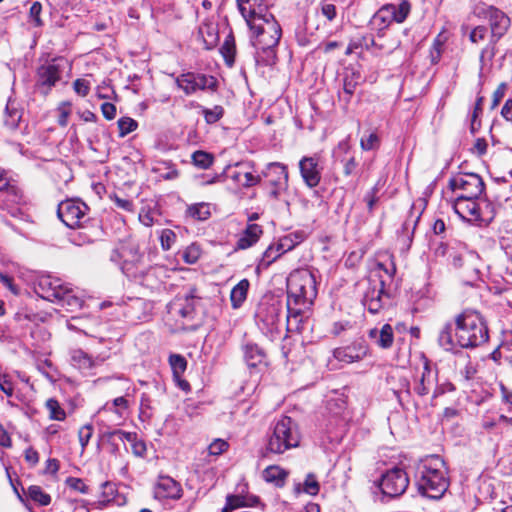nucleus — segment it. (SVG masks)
Masks as SVG:
<instances>
[{
	"instance_id": "nucleus-14",
	"label": "nucleus",
	"mask_w": 512,
	"mask_h": 512,
	"mask_svg": "<svg viewBox=\"0 0 512 512\" xmlns=\"http://www.w3.org/2000/svg\"><path fill=\"white\" fill-rule=\"evenodd\" d=\"M121 269L127 277L141 280L142 284H145V281H148V278L155 274V268L145 265L143 255L137 258L123 260Z\"/></svg>"
},
{
	"instance_id": "nucleus-20",
	"label": "nucleus",
	"mask_w": 512,
	"mask_h": 512,
	"mask_svg": "<svg viewBox=\"0 0 512 512\" xmlns=\"http://www.w3.org/2000/svg\"><path fill=\"white\" fill-rule=\"evenodd\" d=\"M263 175L269 178L271 186L287 187L288 171L284 164L279 162L269 163Z\"/></svg>"
},
{
	"instance_id": "nucleus-34",
	"label": "nucleus",
	"mask_w": 512,
	"mask_h": 512,
	"mask_svg": "<svg viewBox=\"0 0 512 512\" xmlns=\"http://www.w3.org/2000/svg\"><path fill=\"white\" fill-rule=\"evenodd\" d=\"M71 361L74 366L82 370H89L94 366V361L92 358L80 349L72 351Z\"/></svg>"
},
{
	"instance_id": "nucleus-24",
	"label": "nucleus",
	"mask_w": 512,
	"mask_h": 512,
	"mask_svg": "<svg viewBox=\"0 0 512 512\" xmlns=\"http://www.w3.org/2000/svg\"><path fill=\"white\" fill-rule=\"evenodd\" d=\"M61 307L65 308L67 311L74 312L80 308H82L84 301L81 297L76 295L73 289L65 286L62 290L60 297L57 301Z\"/></svg>"
},
{
	"instance_id": "nucleus-51",
	"label": "nucleus",
	"mask_w": 512,
	"mask_h": 512,
	"mask_svg": "<svg viewBox=\"0 0 512 512\" xmlns=\"http://www.w3.org/2000/svg\"><path fill=\"white\" fill-rule=\"evenodd\" d=\"M274 251L275 247L270 246L264 251L263 257L260 263L258 264L257 269L268 268L274 261H276L280 257V253H276Z\"/></svg>"
},
{
	"instance_id": "nucleus-41",
	"label": "nucleus",
	"mask_w": 512,
	"mask_h": 512,
	"mask_svg": "<svg viewBox=\"0 0 512 512\" xmlns=\"http://www.w3.org/2000/svg\"><path fill=\"white\" fill-rule=\"evenodd\" d=\"M2 192L4 196L2 200L4 202L20 204L23 201V193L21 189L14 184L10 183Z\"/></svg>"
},
{
	"instance_id": "nucleus-49",
	"label": "nucleus",
	"mask_w": 512,
	"mask_h": 512,
	"mask_svg": "<svg viewBox=\"0 0 512 512\" xmlns=\"http://www.w3.org/2000/svg\"><path fill=\"white\" fill-rule=\"evenodd\" d=\"M380 144V139L375 132H371L368 135L362 136L360 140V146L363 150L369 151L376 149Z\"/></svg>"
},
{
	"instance_id": "nucleus-26",
	"label": "nucleus",
	"mask_w": 512,
	"mask_h": 512,
	"mask_svg": "<svg viewBox=\"0 0 512 512\" xmlns=\"http://www.w3.org/2000/svg\"><path fill=\"white\" fill-rule=\"evenodd\" d=\"M476 200L477 199H463L461 197H457L454 209L462 217L470 216L474 219H478L480 217V208Z\"/></svg>"
},
{
	"instance_id": "nucleus-21",
	"label": "nucleus",
	"mask_w": 512,
	"mask_h": 512,
	"mask_svg": "<svg viewBox=\"0 0 512 512\" xmlns=\"http://www.w3.org/2000/svg\"><path fill=\"white\" fill-rule=\"evenodd\" d=\"M368 336L382 349L391 348L394 342L393 328L390 324H384L380 330L377 328L370 329Z\"/></svg>"
},
{
	"instance_id": "nucleus-62",
	"label": "nucleus",
	"mask_w": 512,
	"mask_h": 512,
	"mask_svg": "<svg viewBox=\"0 0 512 512\" xmlns=\"http://www.w3.org/2000/svg\"><path fill=\"white\" fill-rule=\"evenodd\" d=\"M486 33L487 28L485 26H477L471 31L469 39L472 43H479L480 41L484 40Z\"/></svg>"
},
{
	"instance_id": "nucleus-57",
	"label": "nucleus",
	"mask_w": 512,
	"mask_h": 512,
	"mask_svg": "<svg viewBox=\"0 0 512 512\" xmlns=\"http://www.w3.org/2000/svg\"><path fill=\"white\" fill-rule=\"evenodd\" d=\"M229 444L223 439H215L208 447L210 455L218 456L225 452Z\"/></svg>"
},
{
	"instance_id": "nucleus-36",
	"label": "nucleus",
	"mask_w": 512,
	"mask_h": 512,
	"mask_svg": "<svg viewBox=\"0 0 512 512\" xmlns=\"http://www.w3.org/2000/svg\"><path fill=\"white\" fill-rule=\"evenodd\" d=\"M199 34L203 38L205 48L210 50L214 48L218 41L217 30L212 25H204L199 28Z\"/></svg>"
},
{
	"instance_id": "nucleus-12",
	"label": "nucleus",
	"mask_w": 512,
	"mask_h": 512,
	"mask_svg": "<svg viewBox=\"0 0 512 512\" xmlns=\"http://www.w3.org/2000/svg\"><path fill=\"white\" fill-rule=\"evenodd\" d=\"M270 28L269 41H262L263 49L258 50L255 56L257 64L262 66H272L277 60L275 47L281 38V28L278 23H272Z\"/></svg>"
},
{
	"instance_id": "nucleus-29",
	"label": "nucleus",
	"mask_w": 512,
	"mask_h": 512,
	"mask_svg": "<svg viewBox=\"0 0 512 512\" xmlns=\"http://www.w3.org/2000/svg\"><path fill=\"white\" fill-rule=\"evenodd\" d=\"M249 285L250 283L247 279H242L232 288L230 293V300L233 308H239L246 300Z\"/></svg>"
},
{
	"instance_id": "nucleus-40",
	"label": "nucleus",
	"mask_w": 512,
	"mask_h": 512,
	"mask_svg": "<svg viewBox=\"0 0 512 512\" xmlns=\"http://www.w3.org/2000/svg\"><path fill=\"white\" fill-rule=\"evenodd\" d=\"M194 85L196 91L210 89L212 91L217 88V80L213 76H207L205 74L195 73Z\"/></svg>"
},
{
	"instance_id": "nucleus-32",
	"label": "nucleus",
	"mask_w": 512,
	"mask_h": 512,
	"mask_svg": "<svg viewBox=\"0 0 512 512\" xmlns=\"http://www.w3.org/2000/svg\"><path fill=\"white\" fill-rule=\"evenodd\" d=\"M220 51L227 66L232 67L234 65L236 55L235 39L232 33L227 35Z\"/></svg>"
},
{
	"instance_id": "nucleus-13",
	"label": "nucleus",
	"mask_w": 512,
	"mask_h": 512,
	"mask_svg": "<svg viewBox=\"0 0 512 512\" xmlns=\"http://www.w3.org/2000/svg\"><path fill=\"white\" fill-rule=\"evenodd\" d=\"M390 298L385 290V282L380 279L378 285L369 287L366 291L362 303L371 314L379 313Z\"/></svg>"
},
{
	"instance_id": "nucleus-37",
	"label": "nucleus",
	"mask_w": 512,
	"mask_h": 512,
	"mask_svg": "<svg viewBox=\"0 0 512 512\" xmlns=\"http://www.w3.org/2000/svg\"><path fill=\"white\" fill-rule=\"evenodd\" d=\"M389 10L383 5L381 8L378 9V11L374 14L372 18V24L378 29V30H384L387 27H389L393 21L390 17Z\"/></svg>"
},
{
	"instance_id": "nucleus-28",
	"label": "nucleus",
	"mask_w": 512,
	"mask_h": 512,
	"mask_svg": "<svg viewBox=\"0 0 512 512\" xmlns=\"http://www.w3.org/2000/svg\"><path fill=\"white\" fill-rule=\"evenodd\" d=\"M360 74L352 71L346 73L343 78V92L339 94V97L348 103L351 96L354 94L357 85L359 84Z\"/></svg>"
},
{
	"instance_id": "nucleus-42",
	"label": "nucleus",
	"mask_w": 512,
	"mask_h": 512,
	"mask_svg": "<svg viewBox=\"0 0 512 512\" xmlns=\"http://www.w3.org/2000/svg\"><path fill=\"white\" fill-rule=\"evenodd\" d=\"M169 363L176 379H179L187 368L186 359L179 354H172L169 357Z\"/></svg>"
},
{
	"instance_id": "nucleus-35",
	"label": "nucleus",
	"mask_w": 512,
	"mask_h": 512,
	"mask_svg": "<svg viewBox=\"0 0 512 512\" xmlns=\"http://www.w3.org/2000/svg\"><path fill=\"white\" fill-rule=\"evenodd\" d=\"M28 497L41 506H48L51 503V496L44 492L38 485H31L27 489Z\"/></svg>"
},
{
	"instance_id": "nucleus-9",
	"label": "nucleus",
	"mask_w": 512,
	"mask_h": 512,
	"mask_svg": "<svg viewBox=\"0 0 512 512\" xmlns=\"http://www.w3.org/2000/svg\"><path fill=\"white\" fill-rule=\"evenodd\" d=\"M438 370L433 369L429 361L425 359L423 370L419 378L414 382L413 391L419 397L427 396L431 391L432 399L439 397L445 393L443 386L437 385Z\"/></svg>"
},
{
	"instance_id": "nucleus-33",
	"label": "nucleus",
	"mask_w": 512,
	"mask_h": 512,
	"mask_svg": "<svg viewBox=\"0 0 512 512\" xmlns=\"http://www.w3.org/2000/svg\"><path fill=\"white\" fill-rule=\"evenodd\" d=\"M214 155L212 153L197 150L191 155V162L194 166L200 169H208L214 163Z\"/></svg>"
},
{
	"instance_id": "nucleus-43",
	"label": "nucleus",
	"mask_w": 512,
	"mask_h": 512,
	"mask_svg": "<svg viewBox=\"0 0 512 512\" xmlns=\"http://www.w3.org/2000/svg\"><path fill=\"white\" fill-rule=\"evenodd\" d=\"M45 406H46L47 410L49 411L50 419L62 421L66 418V412L60 406L59 402L56 399H54V398L48 399L46 401Z\"/></svg>"
},
{
	"instance_id": "nucleus-1",
	"label": "nucleus",
	"mask_w": 512,
	"mask_h": 512,
	"mask_svg": "<svg viewBox=\"0 0 512 512\" xmlns=\"http://www.w3.org/2000/svg\"><path fill=\"white\" fill-rule=\"evenodd\" d=\"M488 339L489 330L483 316L472 309L456 315L454 322H446L438 334V343L446 351H453L458 346L473 349Z\"/></svg>"
},
{
	"instance_id": "nucleus-17",
	"label": "nucleus",
	"mask_w": 512,
	"mask_h": 512,
	"mask_svg": "<svg viewBox=\"0 0 512 512\" xmlns=\"http://www.w3.org/2000/svg\"><path fill=\"white\" fill-rule=\"evenodd\" d=\"M299 169L303 181L310 187H316L321 180V169L317 157H303L299 162Z\"/></svg>"
},
{
	"instance_id": "nucleus-59",
	"label": "nucleus",
	"mask_w": 512,
	"mask_h": 512,
	"mask_svg": "<svg viewBox=\"0 0 512 512\" xmlns=\"http://www.w3.org/2000/svg\"><path fill=\"white\" fill-rule=\"evenodd\" d=\"M92 434H93V428L91 425L87 424V425H84L82 426L79 431H78V437H79V441H80V444L82 446V448L84 449L87 444L89 443V440L90 438L92 437Z\"/></svg>"
},
{
	"instance_id": "nucleus-46",
	"label": "nucleus",
	"mask_w": 512,
	"mask_h": 512,
	"mask_svg": "<svg viewBox=\"0 0 512 512\" xmlns=\"http://www.w3.org/2000/svg\"><path fill=\"white\" fill-rule=\"evenodd\" d=\"M119 128V136L125 137L127 134L137 129L138 123L130 117H122L117 122Z\"/></svg>"
},
{
	"instance_id": "nucleus-58",
	"label": "nucleus",
	"mask_w": 512,
	"mask_h": 512,
	"mask_svg": "<svg viewBox=\"0 0 512 512\" xmlns=\"http://www.w3.org/2000/svg\"><path fill=\"white\" fill-rule=\"evenodd\" d=\"M176 235L172 230L165 229L160 236L161 246L164 250H169L175 242Z\"/></svg>"
},
{
	"instance_id": "nucleus-4",
	"label": "nucleus",
	"mask_w": 512,
	"mask_h": 512,
	"mask_svg": "<svg viewBox=\"0 0 512 512\" xmlns=\"http://www.w3.org/2000/svg\"><path fill=\"white\" fill-rule=\"evenodd\" d=\"M299 443L300 433L296 422L291 417L281 416L273 426L266 448L271 453L282 454Z\"/></svg>"
},
{
	"instance_id": "nucleus-3",
	"label": "nucleus",
	"mask_w": 512,
	"mask_h": 512,
	"mask_svg": "<svg viewBox=\"0 0 512 512\" xmlns=\"http://www.w3.org/2000/svg\"><path fill=\"white\" fill-rule=\"evenodd\" d=\"M444 461L439 456H431L421 461L416 470V485L423 496L440 499L449 487Z\"/></svg>"
},
{
	"instance_id": "nucleus-8",
	"label": "nucleus",
	"mask_w": 512,
	"mask_h": 512,
	"mask_svg": "<svg viewBox=\"0 0 512 512\" xmlns=\"http://www.w3.org/2000/svg\"><path fill=\"white\" fill-rule=\"evenodd\" d=\"M448 186L452 191L461 190L462 193L458 197L463 199H478L485 188L483 179L476 173H464L452 177Z\"/></svg>"
},
{
	"instance_id": "nucleus-27",
	"label": "nucleus",
	"mask_w": 512,
	"mask_h": 512,
	"mask_svg": "<svg viewBox=\"0 0 512 512\" xmlns=\"http://www.w3.org/2000/svg\"><path fill=\"white\" fill-rule=\"evenodd\" d=\"M385 7L389 10L393 23H403L411 11V4L408 0H401L398 5L385 4Z\"/></svg>"
},
{
	"instance_id": "nucleus-6",
	"label": "nucleus",
	"mask_w": 512,
	"mask_h": 512,
	"mask_svg": "<svg viewBox=\"0 0 512 512\" xmlns=\"http://www.w3.org/2000/svg\"><path fill=\"white\" fill-rule=\"evenodd\" d=\"M486 18L489 21L491 29L490 45L482 49L480 61H483L486 55L493 58L495 55V44L506 34L510 27V18L500 9L489 6L485 11Z\"/></svg>"
},
{
	"instance_id": "nucleus-16",
	"label": "nucleus",
	"mask_w": 512,
	"mask_h": 512,
	"mask_svg": "<svg viewBox=\"0 0 512 512\" xmlns=\"http://www.w3.org/2000/svg\"><path fill=\"white\" fill-rule=\"evenodd\" d=\"M64 287L65 285L61 283L60 279L41 276L37 282L36 292L41 298L56 302Z\"/></svg>"
},
{
	"instance_id": "nucleus-54",
	"label": "nucleus",
	"mask_w": 512,
	"mask_h": 512,
	"mask_svg": "<svg viewBox=\"0 0 512 512\" xmlns=\"http://www.w3.org/2000/svg\"><path fill=\"white\" fill-rule=\"evenodd\" d=\"M66 485L82 494H88L89 493V487L83 482L81 478L76 477H68L66 479Z\"/></svg>"
},
{
	"instance_id": "nucleus-38",
	"label": "nucleus",
	"mask_w": 512,
	"mask_h": 512,
	"mask_svg": "<svg viewBox=\"0 0 512 512\" xmlns=\"http://www.w3.org/2000/svg\"><path fill=\"white\" fill-rule=\"evenodd\" d=\"M258 502V498L255 496L245 497L242 495L229 494L226 497V503L231 506L234 510L236 508L253 506Z\"/></svg>"
},
{
	"instance_id": "nucleus-53",
	"label": "nucleus",
	"mask_w": 512,
	"mask_h": 512,
	"mask_svg": "<svg viewBox=\"0 0 512 512\" xmlns=\"http://www.w3.org/2000/svg\"><path fill=\"white\" fill-rule=\"evenodd\" d=\"M379 192V188L375 185L370 191H368L364 197V201L367 204V210L369 214H372L376 204L379 201V197L377 196Z\"/></svg>"
},
{
	"instance_id": "nucleus-23",
	"label": "nucleus",
	"mask_w": 512,
	"mask_h": 512,
	"mask_svg": "<svg viewBox=\"0 0 512 512\" xmlns=\"http://www.w3.org/2000/svg\"><path fill=\"white\" fill-rule=\"evenodd\" d=\"M22 119V111L18 108L15 101L8 100L4 115H3V124L4 126L10 130L14 131L19 127V123Z\"/></svg>"
},
{
	"instance_id": "nucleus-45",
	"label": "nucleus",
	"mask_w": 512,
	"mask_h": 512,
	"mask_svg": "<svg viewBox=\"0 0 512 512\" xmlns=\"http://www.w3.org/2000/svg\"><path fill=\"white\" fill-rule=\"evenodd\" d=\"M189 215L196 220H206L210 217V208L206 203H198L188 208Z\"/></svg>"
},
{
	"instance_id": "nucleus-18",
	"label": "nucleus",
	"mask_w": 512,
	"mask_h": 512,
	"mask_svg": "<svg viewBox=\"0 0 512 512\" xmlns=\"http://www.w3.org/2000/svg\"><path fill=\"white\" fill-rule=\"evenodd\" d=\"M154 495L158 499H179L182 496L181 485L170 476H159L154 489Z\"/></svg>"
},
{
	"instance_id": "nucleus-31",
	"label": "nucleus",
	"mask_w": 512,
	"mask_h": 512,
	"mask_svg": "<svg viewBox=\"0 0 512 512\" xmlns=\"http://www.w3.org/2000/svg\"><path fill=\"white\" fill-rule=\"evenodd\" d=\"M287 473L278 466H269L263 471V478L269 483L282 487L285 483Z\"/></svg>"
},
{
	"instance_id": "nucleus-22",
	"label": "nucleus",
	"mask_w": 512,
	"mask_h": 512,
	"mask_svg": "<svg viewBox=\"0 0 512 512\" xmlns=\"http://www.w3.org/2000/svg\"><path fill=\"white\" fill-rule=\"evenodd\" d=\"M263 234L262 227L258 224H248L236 242V249L244 250L258 242Z\"/></svg>"
},
{
	"instance_id": "nucleus-11",
	"label": "nucleus",
	"mask_w": 512,
	"mask_h": 512,
	"mask_svg": "<svg viewBox=\"0 0 512 512\" xmlns=\"http://www.w3.org/2000/svg\"><path fill=\"white\" fill-rule=\"evenodd\" d=\"M237 2L239 10L251 30L258 29L261 32L262 23L269 27H271L272 23H277L273 15L268 13L265 7L259 5L258 8H255L250 0H237Z\"/></svg>"
},
{
	"instance_id": "nucleus-55",
	"label": "nucleus",
	"mask_w": 512,
	"mask_h": 512,
	"mask_svg": "<svg viewBox=\"0 0 512 512\" xmlns=\"http://www.w3.org/2000/svg\"><path fill=\"white\" fill-rule=\"evenodd\" d=\"M103 437L108 442H112L115 437H117L120 441L130 440V438H133L131 432H125L119 429L105 431L103 433Z\"/></svg>"
},
{
	"instance_id": "nucleus-52",
	"label": "nucleus",
	"mask_w": 512,
	"mask_h": 512,
	"mask_svg": "<svg viewBox=\"0 0 512 512\" xmlns=\"http://www.w3.org/2000/svg\"><path fill=\"white\" fill-rule=\"evenodd\" d=\"M41 12H42L41 3L38 1L33 2V4L30 7V10H29V19H30V22H32L34 24V26H36V27L43 26V21L40 17Z\"/></svg>"
},
{
	"instance_id": "nucleus-5",
	"label": "nucleus",
	"mask_w": 512,
	"mask_h": 512,
	"mask_svg": "<svg viewBox=\"0 0 512 512\" xmlns=\"http://www.w3.org/2000/svg\"><path fill=\"white\" fill-rule=\"evenodd\" d=\"M314 275L307 270L295 271L287 279V298L293 299L294 305L311 304L316 297Z\"/></svg>"
},
{
	"instance_id": "nucleus-15",
	"label": "nucleus",
	"mask_w": 512,
	"mask_h": 512,
	"mask_svg": "<svg viewBox=\"0 0 512 512\" xmlns=\"http://www.w3.org/2000/svg\"><path fill=\"white\" fill-rule=\"evenodd\" d=\"M368 353V346L363 340L355 341L345 347L334 349L333 356L338 361L350 364L362 360Z\"/></svg>"
},
{
	"instance_id": "nucleus-63",
	"label": "nucleus",
	"mask_w": 512,
	"mask_h": 512,
	"mask_svg": "<svg viewBox=\"0 0 512 512\" xmlns=\"http://www.w3.org/2000/svg\"><path fill=\"white\" fill-rule=\"evenodd\" d=\"M0 389L9 397L14 393L13 383L6 374H0Z\"/></svg>"
},
{
	"instance_id": "nucleus-2",
	"label": "nucleus",
	"mask_w": 512,
	"mask_h": 512,
	"mask_svg": "<svg viewBox=\"0 0 512 512\" xmlns=\"http://www.w3.org/2000/svg\"><path fill=\"white\" fill-rule=\"evenodd\" d=\"M89 207L81 200L67 199L59 203L57 208L58 218L71 229L84 228L88 233H84L83 239L74 238L73 243L84 245L93 243L100 235L99 221L88 217Z\"/></svg>"
},
{
	"instance_id": "nucleus-25",
	"label": "nucleus",
	"mask_w": 512,
	"mask_h": 512,
	"mask_svg": "<svg viewBox=\"0 0 512 512\" xmlns=\"http://www.w3.org/2000/svg\"><path fill=\"white\" fill-rule=\"evenodd\" d=\"M244 360L248 367L255 368L264 363L266 354L257 344L247 343L243 346Z\"/></svg>"
},
{
	"instance_id": "nucleus-60",
	"label": "nucleus",
	"mask_w": 512,
	"mask_h": 512,
	"mask_svg": "<svg viewBox=\"0 0 512 512\" xmlns=\"http://www.w3.org/2000/svg\"><path fill=\"white\" fill-rule=\"evenodd\" d=\"M142 256L139 253V249L137 245L131 244L127 246H123L121 248V257L123 260H127L128 258L133 259Z\"/></svg>"
},
{
	"instance_id": "nucleus-10",
	"label": "nucleus",
	"mask_w": 512,
	"mask_h": 512,
	"mask_svg": "<svg viewBox=\"0 0 512 512\" xmlns=\"http://www.w3.org/2000/svg\"><path fill=\"white\" fill-rule=\"evenodd\" d=\"M408 485V475L399 467H394L383 474L379 484L382 493L391 498L402 495Z\"/></svg>"
},
{
	"instance_id": "nucleus-39",
	"label": "nucleus",
	"mask_w": 512,
	"mask_h": 512,
	"mask_svg": "<svg viewBox=\"0 0 512 512\" xmlns=\"http://www.w3.org/2000/svg\"><path fill=\"white\" fill-rule=\"evenodd\" d=\"M195 73L188 72L183 73L176 78L177 86L184 91L186 95H190L196 92L194 85Z\"/></svg>"
},
{
	"instance_id": "nucleus-44",
	"label": "nucleus",
	"mask_w": 512,
	"mask_h": 512,
	"mask_svg": "<svg viewBox=\"0 0 512 512\" xmlns=\"http://www.w3.org/2000/svg\"><path fill=\"white\" fill-rule=\"evenodd\" d=\"M117 488L115 483L111 481H105L101 484V497L102 501L100 503L103 506H106L108 503L112 502L117 495Z\"/></svg>"
},
{
	"instance_id": "nucleus-61",
	"label": "nucleus",
	"mask_w": 512,
	"mask_h": 512,
	"mask_svg": "<svg viewBox=\"0 0 512 512\" xmlns=\"http://www.w3.org/2000/svg\"><path fill=\"white\" fill-rule=\"evenodd\" d=\"M73 88L78 95L85 97L89 93L90 85L85 79H76L73 83Z\"/></svg>"
},
{
	"instance_id": "nucleus-48",
	"label": "nucleus",
	"mask_w": 512,
	"mask_h": 512,
	"mask_svg": "<svg viewBox=\"0 0 512 512\" xmlns=\"http://www.w3.org/2000/svg\"><path fill=\"white\" fill-rule=\"evenodd\" d=\"M320 485L313 473H309L303 483V491L309 495L315 496L319 493Z\"/></svg>"
},
{
	"instance_id": "nucleus-56",
	"label": "nucleus",
	"mask_w": 512,
	"mask_h": 512,
	"mask_svg": "<svg viewBox=\"0 0 512 512\" xmlns=\"http://www.w3.org/2000/svg\"><path fill=\"white\" fill-rule=\"evenodd\" d=\"M254 31V34L256 36V40L253 42V45L258 49H263V43L262 41H269V35L271 32V28L267 25V28H265L262 25V31L259 32L258 29H252Z\"/></svg>"
},
{
	"instance_id": "nucleus-19",
	"label": "nucleus",
	"mask_w": 512,
	"mask_h": 512,
	"mask_svg": "<svg viewBox=\"0 0 512 512\" xmlns=\"http://www.w3.org/2000/svg\"><path fill=\"white\" fill-rule=\"evenodd\" d=\"M196 292L197 289L195 287H191L189 292L186 293L183 298H178V300L173 303V308L177 309V313L182 318H193L196 303L199 299V297L196 295Z\"/></svg>"
},
{
	"instance_id": "nucleus-30",
	"label": "nucleus",
	"mask_w": 512,
	"mask_h": 512,
	"mask_svg": "<svg viewBox=\"0 0 512 512\" xmlns=\"http://www.w3.org/2000/svg\"><path fill=\"white\" fill-rule=\"evenodd\" d=\"M293 299L287 300V326L288 330H298L300 331L302 329L301 323L303 321V315L302 311L300 309L293 308L292 305Z\"/></svg>"
},
{
	"instance_id": "nucleus-7",
	"label": "nucleus",
	"mask_w": 512,
	"mask_h": 512,
	"mask_svg": "<svg viewBox=\"0 0 512 512\" xmlns=\"http://www.w3.org/2000/svg\"><path fill=\"white\" fill-rule=\"evenodd\" d=\"M65 65L66 60L64 58H53L38 67L36 72V88L41 94L46 96L52 87L60 81Z\"/></svg>"
},
{
	"instance_id": "nucleus-47",
	"label": "nucleus",
	"mask_w": 512,
	"mask_h": 512,
	"mask_svg": "<svg viewBox=\"0 0 512 512\" xmlns=\"http://www.w3.org/2000/svg\"><path fill=\"white\" fill-rule=\"evenodd\" d=\"M224 114V109L222 106L216 105L212 109L204 108L203 109V115L205 118V121L208 124H213L219 121Z\"/></svg>"
},
{
	"instance_id": "nucleus-50",
	"label": "nucleus",
	"mask_w": 512,
	"mask_h": 512,
	"mask_svg": "<svg viewBox=\"0 0 512 512\" xmlns=\"http://www.w3.org/2000/svg\"><path fill=\"white\" fill-rule=\"evenodd\" d=\"M131 435L133 438H130V440L127 441L131 443L132 453L137 457H144L147 451L145 442L138 439L136 433L131 432Z\"/></svg>"
},
{
	"instance_id": "nucleus-64",
	"label": "nucleus",
	"mask_w": 512,
	"mask_h": 512,
	"mask_svg": "<svg viewBox=\"0 0 512 512\" xmlns=\"http://www.w3.org/2000/svg\"><path fill=\"white\" fill-rule=\"evenodd\" d=\"M261 182V176H254L250 172L243 173L241 185L245 188L255 186Z\"/></svg>"
}]
</instances>
